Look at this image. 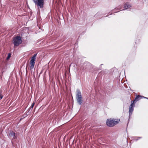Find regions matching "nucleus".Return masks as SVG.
Here are the masks:
<instances>
[{"label":"nucleus","instance_id":"obj_1","mask_svg":"<svg viewBox=\"0 0 148 148\" xmlns=\"http://www.w3.org/2000/svg\"><path fill=\"white\" fill-rule=\"evenodd\" d=\"M119 120L118 121L116 119H108L107 120L106 125L109 127H112L116 125L119 122Z\"/></svg>","mask_w":148,"mask_h":148},{"label":"nucleus","instance_id":"obj_2","mask_svg":"<svg viewBox=\"0 0 148 148\" xmlns=\"http://www.w3.org/2000/svg\"><path fill=\"white\" fill-rule=\"evenodd\" d=\"M76 97L78 103L79 105H81L82 102L83 100L82 99V97L81 95V92L79 90H77Z\"/></svg>","mask_w":148,"mask_h":148},{"label":"nucleus","instance_id":"obj_3","mask_svg":"<svg viewBox=\"0 0 148 148\" xmlns=\"http://www.w3.org/2000/svg\"><path fill=\"white\" fill-rule=\"evenodd\" d=\"M8 137L11 139L12 141H15L17 139V134L12 131H10L8 135Z\"/></svg>","mask_w":148,"mask_h":148},{"label":"nucleus","instance_id":"obj_4","mask_svg":"<svg viewBox=\"0 0 148 148\" xmlns=\"http://www.w3.org/2000/svg\"><path fill=\"white\" fill-rule=\"evenodd\" d=\"M33 1L38 8H42L43 7L44 0H33Z\"/></svg>","mask_w":148,"mask_h":148},{"label":"nucleus","instance_id":"obj_5","mask_svg":"<svg viewBox=\"0 0 148 148\" xmlns=\"http://www.w3.org/2000/svg\"><path fill=\"white\" fill-rule=\"evenodd\" d=\"M13 43L14 46H18L22 42V40L20 36H17L13 40Z\"/></svg>","mask_w":148,"mask_h":148},{"label":"nucleus","instance_id":"obj_6","mask_svg":"<svg viewBox=\"0 0 148 148\" xmlns=\"http://www.w3.org/2000/svg\"><path fill=\"white\" fill-rule=\"evenodd\" d=\"M37 55V53L34 54V55L33 56V57L31 59L30 61V68L31 69H33L34 67L35 64V61L36 60V58Z\"/></svg>","mask_w":148,"mask_h":148},{"label":"nucleus","instance_id":"obj_7","mask_svg":"<svg viewBox=\"0 0 148 148\" xmlns=\"http://www.w3.org/2000/svg\"><path fill=\"white\" fill-rule=\"evenodd\" d=\"M135 106V103H134V101H131V103L130 106L129 108V115L130 117L131 116L132 112L134 110L133 107Z\"/></svg>","mask_w":148,"mask_h":148},{"label":"nucleus","instance_id":"obj_8","mask_svg":"<svg viewBox=\"0 0 148 148\" xmlns=\"http://www.w3.org/2000/svg\"><path fill=\"white\" fill-rule=\"evenodd\" d=\"M143 98H146V97H145L143 96H141L140 95H138L136 97L135 99L133 101H134V102L135 101H138L140 99H141Z\"/></svg>","mask_w":148,"mask_h":148},{"label":"nucleus","instance_id":"obj_9","mask_svg":"<svg viewBox=\"0 0 148 148\" xmlns=\"http://www.w3.org/2000/svg\"><path fill=\"white\" fill-rule=\"evenodd\" d=\"M130 7H131V5H129L127 3H125L124 5V8H125V9L129 8Z\"/></svg>","mask_w":148,"mask_h":148},{"label":"nucleus","instance_id":"obj_10","mask_svg":"<svg viewBox=\"0 0 148 148\" xmlns=\"http://www.w3.org/2000/svg\"><path fill=\"white\" fill-rule=\"evenodd\" d=\"M10 54H9L8 55L7 58V59L8 60V59H9L10 58Z\"/></svg>","mask_w":148,"mask_h":148},{"label":"nucleus","instance_id":"obj_11","mask_svg":"<svg viewBox=\"0 0 148 148\" xmlns=\"http://www.w3.org/2000/svg\"><path fill=\"white\" fill-rule=\"evenodd\" d=\"M34 103H33L32 104V105H31V108H33V107H34Z\"/></svg>","mask_w":148,"mask_h":148},{"label":"nucleus","instance_id":"obj_12","mask_svg":"<svg viewBox=\"0 0 148 148\" xmlns=\"http://www.w3.org/2000/svg\"><path fill=\"white\" fill-rule=\"evenodd\" d=\"M136 138H137V139H136V140H138L139 139H140V138H141V137H136Z\"/></svg>","mask_w":148,"mask_h":148},{"label":"nucleus","instance_id":"obj_13","mask_svg":"<svg viewBox=\"0 0 148 148\" xmlns=\"http://www.w3.org/2000/svg\"><path fill=\"white\" fill-rule=\"evenodd\" d=\"M0 99H1L3 97V96L2 95H0Z\"/></svg>","mask_w":148,"mask_h":148},{"label":"nucleus","instance_id":"obj_14","mask_svg":"<svg viewBox=\"0 0 148 148\" xmlns=\"http://www.w3.org/2000/svg\"><path fill=\"white\" fill-rule=\"evenodd\" d=\"M146 99H148V98H147V97H146Z\"/></svg>","mask_w":148,"mask_h":148}]
</instances>
